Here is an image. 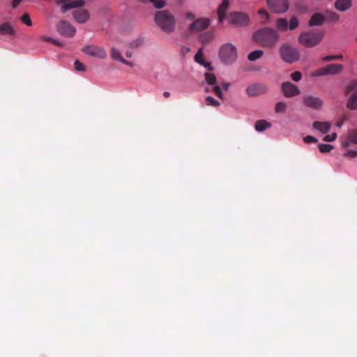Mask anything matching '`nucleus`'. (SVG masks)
<instances>
[{"mask_svg":"<svg viewBox=\"0 0 357 357\" xmlns=\"http://www.w3.org/2000/svg\"><path fill=\"white\" fill-rule=\"evenodd\" d=\"M280 38L279 33L271 28H262L252 36L253 40L263 47L273 48Z\"/></svg>","mask_w":357,"mask_h":357,"instance_id":"1","label":"nucleus"},{"mask_svg":"<svg viewBox=\"0 0 357 357\" xmlns=\"http://www.w3.org/2000/svg\"><path fill=\"white\" fill-rule=\"evenodd\" d=\"M156 24L165 33H172L175 30V19L168 10L158 11L155 14Z\"/></svg>","mask_w":357,"mask_h":357,"instance_id":"2","label":"nucleus"},{"mask_svg":"<svg viewBox=\"0 0 357 357\" xmlns=\"http://www.w3.org/2000/svg\"><path fill=\"white\" fill-rule=\"evenodd\" d=\"M324 31H310L301 33L298 42L305 47H312L319 45L324 38Z\"/></svg>","mask_w":357,"mask_h":357,"instance_id":"3","label":"nucleus"},{"mask_svg":"<svg viewBox=\"0 0 357 357\" xmlns=\"http://www.w3.org/2000/svg\"><path fill=\"white\" fill-rule=\"evenodd\" d=\"M279 54L281 59L287 63H293L300 59L298 50L287 43L281 45Z\"/></svg>","mask_w":357,"mask_h":357,"instance_id":"4","label":"nucleus"},{"mask_svg":"<svg viewBox=\"0 0 357 357\" xmlns=\"http://www.w3.org/2000/svg\"><path fill=\"white\" fill-rule=\"evenodd\" d=\"M237 49L231 43H226L221 46L219 56L221 61L225 64H231L237 59Z\"/></svg>","mask_w":357,"mask_h":357,"instance_id":"5","label":"nucleus"},{"mask_svg":"<svg viewBox=\"0 0 357 357\" xmlns=\"http://www.w3.org/2000/svg\"><path fill=\"white\" fill-rule=\"evenodd\" d=\"M346 94L351 93V96L348 100L347 107L349 109H357V81H351L347 86Z\"/></svg>","mask_w":357,"mask_h":357,"instance_id":"6","label":"nucleus"},{"mask_svg":"<svg viewBox=\"0 0 357 357\" xmlns=\"http://www.w3.org/2000/svg\"><path fill=\"white\" fill-rule=\"evenodd\" d=\"M250 18L245 13L241 12H234L229 15V22L231 24L242 27L246 26L249 22Z\"/></svg>","mask_w":357,"mask_h":357,"instance_id":"7","label":"nucleus"},{"mask_svg":"<svg viewBox=\"0 0 357 357\" xmlns=\"http://www.w3.org/2000/svg\"><path fill=\"white\" fill-rule=\"evenodd\" d=\"M82 51L91 56L105 59L107 57V53L103 47L96 46L93 45H89L84 47Z\"/></svg>","mask_w":357,"mask_h":357,"instance_id":"8","label":"nucleus"},{"mask_svg":"<svg viewBox=\"0 0 357 357\" xmlns=\"http://www.w3.org/2000/svg\"><path fill=\"white\" fill-rule=\"evenodd\" d=\"M267 5L272 11L276 13H284L289 8L287 0H268Z\"/></svg>","mask_w":357,"mask_h":357,"instance_id":"9","label":"nucleus"},{"mask_svg":"<svg viewBox=\"0 0 357 357\" xmlns=\"http://www.w3.org/2000/svg\"><path fill=\"white\" fill-rule=\"evenodd\" d=\"M58 32L66 37H73L76 32L75 27L66 20L60 21L57 24Z\"/></svg>","mask_w":357,"mask_h":357,"instance_id":"10","label":"nucleus"},{"mask_svg":"<svg viewBox=\"0 0 357 357\" xmlns=\"http://www.w3.org/2000/svg\"><path fill=\"white\" fill-rule=\"evenodd\" d=\"M268 89L265 84L256 83L250 85L246 89V93L249 97H256L267 93Z\"/></svg>","mask_w":357,"mask_h":357,"instance_id":"11","label":"nucleus"},{"mask_svg":"<svg viewBox=\"0 0 357 357\" xmlns=\"http://www.w3.org/2000/svg\"><path fill=\"white\" fill-rule=\"evenodd\" d=\"M281 89L284 96L292 98L301 93L299 88L290 82H284L281 85Z\"/></svg>","mask_w":357,"mask_h":357,"instance_id":"12","label":"nucleus"},{"mask_svg":"<svg viewBox=\"0 0 357 357\" xmlns=\"http://www.w3.org/2000/svg\"><path fill=\"white\" fill-rule=\"evenodd\" d=\"M210 20L206 17L196 19L190 26L189 31L191 33L199 32L206 29L210 25Z\"/></svg>","mask_w":357,"mask_h":357,"instance_id":"13","label":"nucleus"},{"mask_svg":"<svg viewBox=\"0 0 357 357\" xmlns=\"http://www.w3.org/2000/svg\"><path fill=\"white\" fill-rule=\"evenodd\" d=\"M56 3L58 4H63L61 7V11L63 13H66L71 8H82L85 4V1L84 0H57Z\"/></svg>","mask_w":357,"mask_h":357,"instance_id":"14","label":"nucleus"},{"mask_svg":"<svg viewBox=\"0 0 357 357\" xmlns=\"http://www.w3.org/2000/svg\"><path fill=\"white\" fill-rule=\"evenodd\" d=\"M303 103L305 106L315 109H320L323 105V101L319 98L312 96H305Z\"/></svg>","mask_w":357,"mask_h":357,"instance_id":"15","label":"nucleus"},{"mask_svg":"<svg viewBox=\"0 0 357 357\" xmlns=\"http://www.w3.org/2000/svg\"><path fill=\"white\" fill-rule=\"evenodd\" d=\"M73 16L74 19L78 23L83 24L88 21L89 19L90 15L87 10L86 9H77L73 13Z\"/></svg>","mask_w":357,"mask_h":357,"instance_id":"16","label":"nucleus"},{"mask_svg":"<svg viewBox=\"0 0 357 357\" xmlns=\"http://www.w3.org/2000/svg\"><path fill=\"white\" fill-rule=\"evenodd\" d=\"M326 20V17L319 13H314L309 20L308 24L310 26H320Z\"/></svg>","mask_w":357,"mask_h":357,"instance_id":"17","label":"nucleus"},{"mask_svg":"<svg viewBox=\"0 0 357 357\" xmlns=\"http://www.w3.org/2000/svg\"><path fill=\"white\" fill-rule=\"evenodd\" d=\"M335 8L339 11H346L352 6L351 0H336L335 2Z\"/></svg>","mask_w":357,"mask_h":357,"instance_id":"18","label":"nucleus"},{"mask_svg":"<svg viewBox=\"0 0 357 357\" xmlns=\"http://www.w3.org/2000/svg\"><path fill=\"white\" fill-rule=\"evenodd\" d=\"M350 143L357 144V130H351L347 136V139L342 142V146L343 148H347Z\"/></svg>","mask_w":357,"mask_h":357,"instance_id":"19","label":"nucleus"},{"mask_svg":"<svg viewBox=\"0 0 357 357\" xmlns=\"http://www.w3.org/2000/svg\"><path fill=\"white\" fill-rule=\"evenodd\" d=\"M327 75H337L343 70V66L342 64L333 63L328 64L325 66Z\"/></svg>","mask_w":357,"mask_h":357,"instance_id":"20","label":"nucleus"},{"mask_svg":"<svg viewBox=\"0 0 357 357\" xmlns=\"http://www.w3.org/2000/svg\"><path fill=\"white\" fill-rule=\"evenodd\" d=\"M0 33L13 36L15 34V31L9 22H4L0 26Z\"/></svg>","mask_w":357,"mask_h":357,"instance_id":"21","label":"nucleus"},{"mask_svg":"<svg viewBox=\"0 0 357 357\" xmlns=\"http://www.w3.org/2000/svg\"><path fill=\"white\" fill-rule=\"evenodd\" d=\"M312 126L314 129H317L323 133L328 132L331 128L330 123L326 121L321 122L316 121L313 123Z\"/></svg>","mask_w":357,"mask_h":357,"instance_id":"22","label":"nucleus"},{"mask_svg":"<svg viewBox=\"0 0 357 357\" xmlns=\"http://www.w3.org/2000/svg\"><path fill=\"white\" fill-rule=\"evenodd\" d=\"M271 127V123L266 120L257 121L255 125V130L259 132H262Z\"/></svg>","mask_w":357,"mask_h":357,"instance_id":"23","label":"nucleus"},{"mask_svg":"<svg viewBox=\"0 0 357 357\" xmlns=\"http://www.w3.org/2000/svg\"><path fill=\"white\" fill-rule=\"evenodd\" d=\"M195 60L196 62L206 66V67H208V69L211 70V64L210 63H205L204 61V59H203V50L202 48H199L197 51V52L196 53L195 56Z\"/></svg>","mask_w":357,"mask_h":357,"instance_id":"24","label":"nucleus"},{"mask_svg":"<svg viewBox=\"0 0 357 357\" xmlns=\"http://www.w3.org/2000/svg\"><path fill=\"white\" fill-rule=\"evenodd\" d=\"M213 38V33L211 31L203 33L199 36V40L204 44L210 43Z\"/></svg>","mask_w":357,"mask_h":357,"instance_id":"25","label":"nucleus"},{"mask_svg":"<svg viewBox=\"0 0 357 357\" xmlns=\"http://www.w3.org/2000/svg\"><path fill=\"white\" fill-rule=\"evenodd\" d=\"M264 55V51L261 50H255L250 52L248 56V59L251 61L260 59Z\"/></svg>","mask_w":357,"mask_h":357,"instance_id":"26","label":"nucleus"},{"mask_svg":"<svg viewBox=\"0 0 357 357\" xmlns=\"http://www.w3.org/2000/svg\"><path fill=\"white\" fill-rule=\"evenodd\" d=\"M277 27L282 31H285L288 29V22L284 18H279L276 21Z\"/></svg>","mask_w":357,"mask_h":357,"instance_id":"27","label":"nucleus"},{"mask_svg":"<svg viewBox=\"0 0 357 357\" xmlns=\"http://www.w3.org/2000/svg\"><path fill=\"white\" fill-rule=\"evenodd\" d=\"M205 80L209 85H215L216 84V77L214 74L206 73L204 75Z\"/></svg>","mask_w":357,"mask_h":357,"instance_id":"28","label":"nucleus"},{"mask_svg":"<svg viewBox=\"0 0 357 357\" xmlns=\"http://www.w3.org/2000/svg\"><path fill=\"white\" fill-rule=\"evenodd\" d=\"M111 56L114 60H117L121 62L123 59L120 52L114 47L111 50Z\"/></svg>","mask_w":357,"mask_h":357,"instance_id":"29","label":"nucleus"},{"mask_svg":"<svg viewBox=\"0 0 357 357\" xmlns=\"http://www.w3.org/2000/svg\"><path fill=\"white\" fill-rule=\"evenodd\" d=\"M229 0H223L221 4L219 6L218 9V13H226V11L229 7Z\"/></svg>","mask_w":357,"mask_h":357,"instance_id":"30","label":"nucleus"},{"mask_svg":"<svg viewBox=\"0 0 357 357\" xmlns=\"http://www.w3.org/2000/svg\"><path fill=\"white\" fill-rule=\"evenodd\" d=\"M205 101L207 105L213 107H219L220 105V103L212 96H207L205 99Z\"/></svg>","mask_w":357,"mask_h":357,"instance_id":"31","label":"nucleus"},{"mask_svg":"<svg viewBox=\"0 0 357 357\" xmlns=\"http://www.w3.org/2000/svg\"><path fill=\"white\" fill-rule=\"evenodd\" d=\"M20 21L28 26H31L32 25V21L28 13L23 14L20 17Z\"/></svg>","mask_w":357,"mask_h":357,"instance_id":"32","label":"nucleus"},{"mask_svg":"<svg viewBox=\"0 0 357 357\" xmlns=\"http://www.w3.org/2000/svg\"><path fill=\"white\" fill-rule=\"evenodd\" d=\"M299 24L298 20L296 17H293L290 19L289 24H288V28L290 30L296 29Z\"/></svg>","mask_w":357,"mask_h":357,"instance_id":"33","label":"nucleus"},{"mask_svg":"<svg viewBox=\"0 0 357 357\" xmlns=\"http://www.w3.org/2000/svg\"><path fill=\"white\" fill-rule=\"evenodd\" d=\"M287 109V105L284 102H279L275 105V112L276 113L284 112Z\"/></svg>","mask_w":357,"mask_h":357,"instance_id":"34","label":"nucleus"},{"mask_svg":"<svg viewBox=\"0 0 357 357\" xmlns=\"http://www.w3.org/2000/svg\"><path fill=\"white\" fill-rule=\"evenodd\" d=\"M328 19L332 22H337L340 19V15L335 12H328L326 17V20Z\"/></svg>","mask_w":357,"mask_h":357,"instance_id":"35","label":"nucleus"},{"mask_svg":"<svg viewBox=\"0 0 357 357\" xmlns=\"http://www.w3.org/2000/svg\"><path fill=\"white\" fill-rule=\"evenodd\" d=\"M319 149L321 153H329L333 149V146L330 144H322L319 145Z\"/></svg>","mask_w":357,"mask_h":357,"instance_id":"36","label":"nucleus"},{"mask_svg":"<svg viewBox=\"0 0 357 357\" xmlns=\"http://www.w3.org/2000/svg\"><path fill=\"white\" fill-rule=\"evenodd\" d=\"M342 58H343V56L342 54L329 55V56H326L323 57L322 60L324 61H333V60H340V59H342Z\"/></svg>","mask_w":357,"mask_h":357,"instance_id":"37","label":"nucleus"},{"mask_svg":"<svg viewBox=\"0 0 357 357\" xmlns=\"http://www.w3.org/2000/svg\"><path fill=\"white\" fill-rule=\"evenodd\" d=\"M150 2L153 3V6L156 8H162L165 6V1L164 0H149Z\"/></svg>","mask_w":357,"mask_h":357,"instance_id":"38","label":"nucleus"},{"mask_svg":"<svg viewBox=\"0 0 357 357\" xmlns=\"http://www.w3.org/2000/svg\"><path fill=\"white\" fill-rule=\"evenodd\" d=\"M74 67L77 71H82V72L86 71L85 66L78 60H76L74 62Z\"/></svg>","mask_w":357,"mask_h":357,"instance_id":"39","label":"nucleus"},{"mask_svg":"<svg viewBox=\"0 0 357 357\" xmlns=\"http://www.w3.org/2000/svg\"><path fill=\"white\" fill-rule=\"evenodd\" d=\"M213 91L219 98L223 99V93L220 86L217 84L213 85Z\"/></svg>","mask_w":357,"mask_h":357,"instance_id":"40","label":"nucleus"},{"mask_svg":"<svg viewBox=\"0 0 357 357\" xmlns=\"http://www.w3.org/2000/svg\"><path fill=\"white\" fill-rule=\"evenodd\" d=\"M291 78L294 82H299L302 78V74L299 71H295L291 74Z\"/></svg>","mask_w":357,"mask_h":357,"instance_id":"41","label":"nucleus"},{"mask_svg":"<svg viewBox=\"0 0 357 357\" xmlns=\"http://www.w3.org/2000/svg\"><path fill=\"white\" fill-rule=\"evenodd\" d=\"M337 138V134L333 133L331 135H326L323 140L325 142H333Z\"/></svg>","mask_w":357,"mask_h":357,"instance_id":"42","label":"nucleus"},{"mask_svg":"<svg viewBox=\"0 0 357 357\" xmlns=\"http://www.w3.org/2000/svg\"><path fill=\"white\" fill-rule=\"evenodd\" d=\"M315 76H325L327 75L326 67H323L319 68L314 73Z\"/></svg>","mask_w":357,"mask_h":357,"instance_id":"43","label":"nucleus"},{"mask_svg":"<svg viewBox=\"0 0 357 357\" xmlns=\"http://www.w3.org/2000/svg\"><path fill=\"white\" fill-rule=\"evenodd\" d=\"M142 43H143V39L139 38V39L133 41L130 44V46H131V47L135 48V47H138L141 46L142 45Z\"/></svg>","mask_w":357,"mask_h":357,"instance_id":"44","label":"nucleus"},{"mask_svg":"<svg viewBox=\"0 0 357 357\" xmlns=\"http://www.w3.org/2000/svg\"><path fill=\"white\" fill-rule=\"evenodd\" d=\"M303 139L305 143H315L317 142L315 137L310 135L305 137Z\"/></svg>","mask_w":357,"mask_h":357,"instance_id":"45","label":"nucleus"},{"mask_svg":"<svg viewBox=\"0 0 357 357\" xmlns=\"http://www.w3.org/2000/svg\"><path fill=\"white\" fill-rule=\"evenodd\" d=\"M344 155L345 157H348V158H356L357 156V151H347L344 154Z\"/></svg>","mask_w":357,"mask_h":357,"instance_id":"46","label":"nucleus"},{"mask_svg":"<svg viewBox=\"0 0 357 357\" xmlns=\"http://www.w3.org/2000/svg\"><path fill=\"white\" fill-rule=\"evenodd\" d=\"M190 52V48L187 46H182L181 49V53L183 56H185Z\"/></svg>","mask_w":357,"mask_h":357,"instance_id":"47","label":"nucleus"},{"mask_svg":"<svg viewBox=\"0 0 357 357\" xmlns=\"http://www.w3.org/2000/svg\"><path fill=\"white\" fill-rule=\"evenodd\" d=\"M40 39L43 41H46V42H49V43H52V38L49 37V36H40Z\"/></svg>","mask_w":357,"mask_h":357,"instance_id":"48","label":"nucleus"},{"mask_svg":"<svg viewBox=\"0 0 357 357\" xmlns=\"http://www.w3.org/2000/svg\"><path fill=\"white\" fill-rule=\"evenodd\" d=\"M185 17L187 19L193 20L195 18V15L191 12H188L185 14Z\"/></svg>","mask_w":357,"mask_h":357,"instance_id":"49","label":"nucleus"},{"mask_svg":"<svg viewBox=\"0 0 357 357\" xmlns=\"http://www.w3.org/2000/svg\"><path fill=\"white\" fill-rule=\"evenodd\" d=\"M259 13L260 15H261L262 16H264L266 19L268 18V13L266 11V10H259Z\"/></svg>","mask_w":357,"mask_h":357,"instance_id":"50","label":"nucleus"},{"mask_svg":"<svg viewBox=\"0 0 357 357\" xmlns=\"http://www.w3.org/2000/svg\"><path fill=\"white\" fill-rule=\"evenodd\" d=\"M52 43L56 45V46H59V47H62L63 46V44L61 43V42H59L58 40H56L52 38Z\"/></svg>","mask_w":357,"mask_h":357,"instance_id":"51","label":"nucleus"},{"mask_svg":"<svg viewBox=\"0 0 357 357\" xmlns=\"http://www.w3.org/2000/svg\"><path fill=\"white\" fill-rule=\"evenodd\" d=\"M222 88L225 91H227L230 86V84L227 82H225L222 84Z\"/></svg>","mask_w":357,"mask_h":357,"instance_id":"52","label":"nucleus"},{"mask_svg":"<svg viewBox=\"0 0 357 357\" xmlns=\"http://www.w3.org/2000/svg\"><path fill=\"white\" fill-rule=\"evenodd\" d=\"M21 1L22 0H13V7L16 8Z\"/></svg>","mask_w":357,"mask_h":357,"instance_id":"53","label":"nucleus"},{"mask_svg":"<svg viewBox=\"0 0 357 357\" xmlns=\"http://www.w3.org/2000/svg\"><path fill=\"white\" fill-rule=\"evenodd\" d=\"M121 63L129 66H133V63L132 62L126 61L124 59H123Z\"/></svg>","mask_w":357,"mask_h":357,"instance_id":"54","label":"nucleus"},{"mask_svg":"<svg viewBox=\"0 0 357 357\" xmlns=\"http://www.w3.org/2000/svg\"><path fill=\"white\" fill-rule=\"evenodd\" d=\"M219 16V21L222 22L225 17V13H218Z\"/></svg>","mask_w":357,"mask_h":357,"instance_id":"55","label":"nucleus"},{"mask_svg":"<svg viewBox=\"0 0 357 357\" xmlns=\"http://www.w3.org/2000/svg\"><path fill=\"white\" fill-rule=\"evenodd\" d=\"M163 96L166 98H169L170 96V93L168 91H165L163 93Z\"/></svg>","mask_w":357,"mask_h":357,"instance_id":"56","label":"nucleus"},{"mask_svg":"<svg viewBox=\"0 0 357 357\" xmlns=\"http://www.w3.org/2000/svg\"><path fill=\"white\" fill-rule=\"evenodd\" d=\"M131 55H132V54H131V53H130V52H126V56H127V57L130 58V57H131Z\"/></svg>","mask_w":357,"mask_h":357,"instance_id":"57","label":"nucleus"},{"mask_svg":"<svg viewBox=\"0 0 357 357\" xmlns=\"http://www.w3.org/2000/svg\"><path fill=\"white\" fill-rule=\"evenodd\" d=\"M139 1H141V2H143V3L147 1V0H139Z\"/></svg>","mask_w":357,"mask_h":357,"instance_id":"58","label":"nucleus"},{"mask_svg":"<svg viewBox=\"0 0 357 357\" xmlns=\"http://www.w3.org/2000/svg\"><path fill=\"white\" fill-rule=\"evenodd\" d=\"M205 91H206V92H208V91H209V89H208V87H206V89H205Z\"/></svg>","mask_w":357,"mask_h":357,"instance_id":"59","label":"nucleus"}]
</instances>
